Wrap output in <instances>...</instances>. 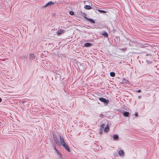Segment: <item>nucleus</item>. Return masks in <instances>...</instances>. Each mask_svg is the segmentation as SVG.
Returning <instances> with one entry per match:
<instances>
[{
  "label": "nucleus",
  "instance_id": "nucleus-1",
  "mask_svg": "<svg viewBox=\"0 0 159 159\" xmlns=\"http://www.w3.org/2000/svg\"><path fill=\"white\" fill-rule=\"evenodd\" d=\"M65 30H64L60 29L56 32L57 35L58 36L61 35L63 34L65 32Z\"/></svg>",
  "mask_w": 159,
  "mask_h": 159
},
{
  "label": "nucleus",
  "instance_id": "nucleus-2",
  "mask_svg": "<svg viewBox=\"0 0 159 159\" xmlns=\"http://www.w3.org/2000/svg\"><path fill=\"white\" fill-rule=\"evenodd\" d=\"M99 100L101 102H104L105 104H107L108 103V100H107L105 98H99Z\"/></svg>",
  "mask_w": 159,
  "mask_h": 159
},
{
  "label": "nucleus",
  "instance_id": "nucleus-3",
  "mask_svg": "<svg viewBox=\"0 0 159 159\" xmlns=\"http://www.w3.org/2000/svg\"><path fill=\"white\" fill-rule=\"evenodd\" d=\"M62 146L66 149L69 152H70V150L68 145L65 143L62 145Z\"/></svg>",
  "mask_w": 159,
  "mask_h": 159
},
{
  "label": "nucleus",
  "instance_id": "nucleus-4",
  "mask_svg": "<svg viewBox=\"0 0 159 159\" xmlns=\"http://www.w3.org/2000/svg\"><path fill=\"white\" fill-rule=\"evenodd\" d=\"M59 137V139L60 140V143H61V145H62L66 143L62 137L61 136V135H60Z\"/></svg>",
  "mask_w": 159,
  "mask_h": 159
},
{
  "label": "nucleus",
  "instance_id": "nucleus-5",
  "mask_svg": "<svg viewBox=\"0 0 159 159\" xmlns=\"http://www.w3.org/2000/svg\"><path fill=\"white\" fill-rule=\"evenodd\" d=\"M53 2L52 1H50L48 3H47L45 6H43V7H47L48 6H50L52 5H53Z\"/></svg>",
  "mask_w": 159,
  "mask_h": 159
},
{
  "label": "nucleus",
  "instance_id": "nucleus-6",
  "mask_svg": "<svg viewBox=\"0 0 159 159\" xmlns=\"http://www.w3.org/2000/svg\"><path fill=\"white\" fill-rule=\"evenodd\" d=\"M84 17L86 20H87L88 21H89V22H91V23H95V21L94 20H93L92 19H90V18H88L86 17Z\"/></svg>",
  "mask_w": 159,
  "mask_h": 159
},
{
  "label": "nucleus",
  "instance_id": "nucleus-7",
  "mask_svg": "<svg viewBox=\"0 0 159 159\" xmlns=\"http://www.w3.org/2000/svg\"><path fill=\"white\" fill-rule=\"evenodd\" d=\"M118 154L120 156L123 157L124 155V152L123 150H120L118 151Z\"/></svg>",
  "mask_w": 159,
  "mask_h": 159
},
{
  "label": "nucleus",
  "instance_id": "nucleus-8",
  "mask_svg": "<svg viewBox=\"0 0 159 159\" xmlns=\"http://www.w3.org/2000/svg\"><path fill=\"white\" fill-rule=\"evenodd\" d=\"M104 131L105 132H107L109 131V127L108 125H107L105 128L104 129Z\"/></svg>",
  "mask_w": 159,
  "mask_h": 159
},
{
  "label": "nucleus",
  "instance_id": "nucleus-9",
  "mask_svg": "<svg viewBox=\"0 0 159 159\" xmlns=\"http://www.w3.org/2000/svg\"><path fill=\"white\" fill-rule=\"evenodd\" d=\"M113 138L114 140H118L119 139L118 136L117 134H115L113 135Z\"/></svg>",
  "mask_w": 159,
  "mask_h": 159
},
{
  "label": "nucleus",
  "instance_id": "nucleus-10",
  "mask_svg": "<svg viewBox=\"0 0 159 159\" xmlns=\"http://www.w3.org/2000/svg\"><path fill=\"white\" fill-rule=\"evenodd\" d=\"M101 34L106 38L108 36V34L107 32H104L102 33Z\"/></svg>",
  "mask_w": 159,
  "mask_h": 159
},
{
  "label": "nucleus",
  "instance_id": "nucleus-11",
  "mask_svg": "<svg viewBox=\"0 0 159 159\" xmlns=\"http://www.w3.org/2000/svg\"><path fill=\"white\" fill-rule=\"evenodd\" d=\"M84 8L87 10H90L92 8V7L90 6H89L86 5L84 7Z\"/></svg>",
  "mask_w": 159,
  "mask_h": 159
},
{
  "label": "nucleus",
  "instance_id": "nucleus-12",
  "mask_svg": "<svg viewBox=\"0 0 159 159\" xmlns=\"http://www.w3.org/2000/svg\"><path fill=\"white\" fill-rule=\"evenodd\" d=\"M30 58V59H33L35 58V56L34 54H30L29 56Z\"/></svg>",
  "mask_w": 159,
  "mask_h": 159
},
{
  "label": "nucleus",
  "instance_id": "nucleus-13",
  "mask_svg": "<svg viewBox=\"0 0 159 159\" xmlns=\"http://www.w3.org/2000/svg\"><path fill=\"white\" fill-rule=\"evenodd\" d=\"M91 46V44L89 43H86L84 44V46L86 47H89Z\"/></svg>",
  "mask_w": 159,
  "mask_h": 159
},
{
  "label": "nucleus",
  "instance_id": "nucleus-14",
  "mask_svg": "<svg viewBox=\"0 0 159 159\" xmlns=\"http://www.w3.org/2000/svg\"><path fill=\"white\" fill-rule=\"evenodd\" d=\"M129 115V112H125L123 113V115L127 117Z\"/></svg>",
  "mask_w": 159,
  "mask_h": 159
},
{
  "label": "nucleus",
  "instance_id": "nucleus-15",
  "mask_svg": "<svg viewBox=\"0 0 159 159\" xmlns=\"http://www.w3.org/2000/svg\"><path fill=\"white\" fill-rule=\"evenodd\" d=\"M56 143L59 146H61V143L58 139L55 140Z\"/></svg>",
  "mask_w": 159,
  "mask_h": 159
},
{
  "label": "nucleus",
  "instance_id": "nucleus-16",
  "mask_svg": "<svg viewBox=\"0 0 159 159\" xmlns=\"http://www.w3.org/2000/svg\"><path fill=\"white\" fill-rule=\"evenodd\" d=\"M110 75L112 77H114L115 75V74L114 72H111L110 73Z\"/></svg>",
  "mask_w": 159,
  "mask_h": 159
},
{
  "label": "nucleus",
  "instance_id": "nucleus-17",
  "mask_svg": "<svg viewBox=\"0 0 159 159\" xmlns=\"http://www.w3.org/2000/svg\"><path fill=\"white\" fill-rule=\"evenodd\" d=\"M98 11L101 13H106V11L102 10H98Z\"/></svg>",
  "mask_w": 159,
  "mask_h": 159
},
{
  "label": "nucleus",
  "instance_id": "nucleus-18",
  "mask_svg": "<svg viewBox=\"0 0 159 159\" xmlns=\"http://www.w3.org/2000/svg\"><path fill=\"white\" fill-rule=\"evenodd\" d=\"M103 129H102V128H101L100 129V131L99 132V133L100 134H102V131H103Z\"/></svg>",
  "mask_w": 159,
  "mask_h": 159
},
{
  "label": "nucleus",
  "instance_id": "nucleus-19",
  "mask_svg": "<svg viewBox=\"0 0 159 159\" xmlns=\"http://www.w3.org/2000/svg\"><path fill=\"white\" fill-rule=\"evenodd\" d=\"M69 13L70 15H74V12L71 11H70Z\"/></svg>",
  "mask_w": 159,
  "mask_h": 159
},
{
  "label": "nucleus",
  "instance_id": "nucleus-20",
  "mask_svg": "<svg viewBox=\"0 0 159 159\" xmlns=\"http://www.w3.org/2000/svg\"><path fill=\"white\" fill-rule=\"evenodd\" d=\"M105 125L104 124H102L101 125V128L103 129Z\"/></svg>",
  "mask_w": 159,
  "mask_h": 159
},
{
  "label": "nucleus",
  "instance_id": "nucleus-21",
  "mask_svg": "<svg viewBox=\"0 0 159 159\" xmlns=\"http://www.w3.org/2000/svg\"><path fill=\"white\" fill-rule=\"evenodd\" d=\"M126 49V48H123L122 49H120L121 50H123V51H125Z\"/></svg>",
  "mask_w": 159,
  "mask_h": 159
},
{
  "label": "nucleus",
  "instance_id": "nucleus-22",
  "mask_svg": "<svg viewBox=\"0 0 159 159\" xmlns=\"http://www.w3.org/2000/svg\"><path fill=\"white\" fill-rule=\"evenodd\" d=\"M141 46L142 48H144V47L143 45H142V44H140V46Z\"/></svg>",
  "mask_w": 159,
  "mask_h": 159
},
{
  "label": "nucleus",
  "instance_id": "nucleus-23",
  "mask_svg": "<svg viewBox=\"0 0 159 159\" xmlns=\"http://www.w3.org/2000/svg\"><path fill=\"white\" fill-rule=\"evenodd\" d=\"M135 116H138V113H137V112H136V113H135Z\"/></svg>",
  "mask_w": 159,
  "mask_h": 159
},
{
  "label": "nucleus",
  "instance_id": "nucleus-24",
  "mask_svg": "<svg viewBox=\"0 0 159 159\" xmlns=\"http://www.w3.org/2000/svg\"><path fill=\"white\" fill-rule=\"evenodd\" d=\"M55 148V150H56V151L58 153H59V152H58V151H57V150L55 148V147L54 148Z\"/></svg>",
  "mask_w": 159,
  "mask_h": 159
},
{
  "label": "nucleus",
  "instance_id": "nucleus-25",
  "mask_svg": "<svg viewBox=\"0 0 159 159\" xmlns=\"http://www.w3.org/2000/svg\"><path fill=\"white\" fill-rule=\"evenodd\" d=\"M141 92V90H138L137 91L138 93H140Z\"/></svg>",
  "mask_w": 159,
  "mask_h": 159
},
{
  "label": "nucleus",
  "instance_id": "nucleus-26",
  "mask_svg": "<svg viewBox=\"0 0 159 159\" xmlns=\"http://www.w3.org/2000/svg\"><path fill=\"white\" fill-rule=\"evenodd\" d=\"M154 22H153V23H154V24H157V23H156V22H157V21L156 20H154Z\"/></svg>",
  "mask_w": 159,
  "mask_h": 159
},
{
  "label": "nucleus",
  "instance_id": "nucleus-27",
  "mask_svg": "<svg viewBox=\"0 0 159 159\" xmlns=\"http://www.w3.org/2000/svg\"><path fill=\"white\" fill-rule=\"evenodd\" d=\"M147 63H151V62H150V61H147Z\"/></svg>",
  "mask_w": 159,
  "mask_h": 159
},
{
  "label": "nucleus",
  "instance_id": "nucleus-28",
  "mask_svg": "<svg viewBox=\"0 0 159 159\" xmlns=\"http://www.w3.org/2000/svg\"><path fill=\"white\" fill-rule=\"evenodd\" d=\"M141 96H138V98H141Z\"/></svg>",
  "mask_w": 159,
  "mask_h": 159
},
{
  "label": "nucleus",
  "instance_id": "nucleus-29",
  "mask_svg": "<svg viewBox=\"0 0 159 159\" xmlns=\"http://www.w3.org/2000/svg\"><path fill=\"white\" fill-rule=\"evenodd\" d=\"M2 101V99L0 98V102Z\"/></svg>",
  "mask_w": 159,
  "mask_h": 159
},
{
  "label": "nucleus",
  "instance_id": "nucleus-30",
  "mask_svg": "<svg viewBox=\"0 0 159 159\" xmlns=\"http://www.w3.org/2000/svg\"><path fill=\"white\" fill-rule=\"evenodd\" d=\"M151 24H152V25H154L152 24V23H151Z\"/></svg>",
  "mask_w": 159,
  "mask_h": 159
},
{
  "label": "nucleus",
  "instance_id": "nucleus-31",
  "mask_svg": "<svg viewBox=\"0 0 159 159\" xmlns=\"http://www.w3.org/2000/svg\"><path fill=\"white\" fill-rule=\"evenodd\" d=\"M146 55L147 56H148V54H147Z\"/></svg>",
  "mask_w": 159,
  "mask_h": 159
}]
</instances>
